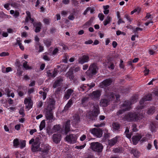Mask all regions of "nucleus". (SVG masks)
I'll use <instances>...</instances> for the list:
<instances>
[{
  "label": "nucleus",
  "mask_w": 158,
  "mask_h": 158,
  "mask_svg": "<svg viewBox=\"0 0 158 158\" xmlns=\"http://www.w3.org/2000/svg\"><path fill=\"white\" fill-rule=\"evenodd\" d=\"M39 93L40 94H41L43 97V100H44L45 99L46 97L47 94L45 92H43L42 91H40L39 92Z\"/></svg>",
  "instance_id": "49530a36"
},
{
  "label": "nucleus",
  "mask_w": 158,
  "mask_h": 158,
  "mask_svg": "<svg viewBox=\"0 0 158 158\" xmlns=\"http://www.w3.org/2000/svg\"><path fill=\"white\" fill-rule=\"evenodd\" d=\"M10 3H7L4 5V7L6 10H8L10 9Z\"/></svg>",
  "instance_id": "603ef678"
},
{
  "label": "nucleus",
  "mask_w": 158,
  "mask_h": 158,
  "mask_svg": "<svg viewBox=\"0 0 158 158\" xmlns=\"http://www.w3.org/2000/svg\"><path fill=\"white\" fill-rule=\"evenodd\" d=\"M89 60V57L88 55H83L79 57L78 59L79 63L83 64L85 63L88 62Z\"/></svg>",
  "instance_id": "f8f14e48"
},
{
  "label": "nucleus",
  "mask_w": 158,
  "mask_h": 158,
  "mask_svg": "<svg viewBox=\"0 0 158 158\" xmlns=\"http://www.w3.org/2000/svg\"><path fill=\"white\" fill-rule=\"evenodd\" d=\"M112 18L109 16H108L106 19L103 21V23L105 26L107 24L110 23L111 21Z\"/></svg>",
  "instance_id": "c85d7f7f"
},
{
  "label": "nucleus",
  "mask_w": 158,
  "mask_h": 158,
  "mask_svg": "<svg viewBox=\"0 0 158 158\" xmlns=\"http://www.w3.org/2000/svg\"><path fill=\"white\" fill-rule=\"evenodd\" d=\"M70 2L69 0H63L62 2V3L65 5L68 4Z\"/></svg>",
  "instance_id": "69168bd1"
},
{
  "label": "nucleus",
  "mask_w": 158,
  "mask_h": 158,
  "mask_svg": "<svg viewBox=\"0 0 158 158\" xmlns=\"http://www.w3.org/2000/svg\"><path fill=\"white\" fill-rule=\"evenodd\" d=\"M105 125V123H102L100 124H95L94 126L95 127H102L104 126Z\"/></svg>",
  "instance_id": "680f3d73"
},
{
  "label": "nucleus",
  "mask_w": 158,
  "mask_h": 158,
  "mask_svg": "<svg viewBox=\"0 0 158 158\" xmlns=\"http://www.w3.org/2000/svg\"><path fill=\"white\" fill-rule=\"evenodd\" d=\"M33 25L35 28V31L36 32H38L40 31L41 27V24L40 22L34 23H33Z\"/></svg>",
  "instance_id": "412c9836"
},
{
  "label": "nucleus",
  "mask_w": 158,
  "mask_h": 158,
  "mask_svg": "<svg viewBox=\"0 0 158 158\" xmlns=\"http://www.w3.org/2000/svg\"><path fill=\"white\" fill-rule=\"evenodd\" d=\"M89 131L94 136L98 138H100L102 135V130L99 128H94L90 129Z\"/></svg>",
  "instance_id": "0eeeda50"
},
{
  "label": "nucleus",
  "mask_w": 158,
  "mask_h": 158,
  "mask_svg": "<svg viewBox=\"0 0 158 158\" xmlns=\"http://www.w3.org/2000/svg\"><path fill=\"white\" fill-rule=\"evenodd\" d=\"M62 79H60L55 81L53 85V87L54 88L60 85V83L62 81Z\"/></svg>",
  "instance_id": "473e14b6"
},
{
  "label": "nucleus",
  "mask_w": 158,
  "mask_h": 158,
  "mask_svg": "<svg viewBox=\"0 0 158 158\" xmlns=\"http://www.w3.org/2000/svg\"><path fill=\"white\" fill-rule=\"evenodd\" d=\"M52 41L51 39H45L44 40L43 42L47 46L49 47L51 45Z\"/></svg>",
  "instance_id": "cd10ccee"
},
{
  "label": "nucleus",
  "mask_w": 158,
  "mask_h": 158,
  "mask_svg": "<svg viewBox=\"0 0 158 158\" xmlns=\"http://www.w3.org/2000/svg\"><path fill=\"white\" fill-rule=\"evenodd\" d=\"M112 81L111 79L104 80L99 84V86L101 88H104L110 85Z\"/></svg>",
  "instance_id": "9d476101"
},
{
  "label": "nucleus",
  "mask_w": 158,
  "mask_h": 158,
  "mask_svg": "<svg viewBox=\"0 0 158 158\" xmlns=\"http://www.w3.org/2000/svg\"><path fill=\"white\" fill-rule=\"evenodd\" d=\"M151 135H147L146 136L142 138V139H140V142L142 143L148 141V138H150L151 137Z\"/></svg>",
  "instance_id": "58836bf2"
},
{
  "label": "nucleus",
  "mask_w": 158,
  "mask_h": 158,
  "mask_svg": "<svg viewBox=\"0 0 158 158\" xmlns=\"http://www.w3.org/2000/svg\"><path fill=\"white\" fill-rule=\"evenodd\" d=\"M50 20L49 19L45 18L44 19V22L46 24H49L50 23Z\"/></svg>",
  "instance_id": "5fc2aeb1"
},
{
  "label": "nucleus",
  "mask_w": 158,
  "mask_h": 158,
  "mask_svg": "<svg viewBox=\"0 0 158 158\" xmlns=\"http://www.w3.org/2000/svg\"><path fill=\"white\" fill-rule=\"evenodd\" d=\"M10 13L11 15H13V16L15 18L18 17L19 15V12L17 10L15 11L13 10H11L10 11Z\"/></svg>",
  "instance_id": "bb28decb"
},
{
  "label": "nucleus",
  "mask_w": 158,
  "mask_h": 158,
  "mask_svg": "<svg viewBox=\"0 0 158 158\" xmlns=\"http://www.w3.org/2000/svg\"><path fill=\"white\" fill-rule=\"evenodd\" d=\"M153 143H154V146L155 147V148H158V146H157L158 142H157V140L156 139L154 141Z\"/></svg>",
  "instance_id": "338daca9"
},
{
  "label": "nucleus",
  "mask_w": 158,
  "mask_h": 158,
  "mask_svg": "<svg viewBox=\"0 0 158 158\" xmlns=\"http://www.w3.org/2000/svg\"><path fill=\"white\" fill-rule=\"evenodd\" d=\"M27 62L26 61H24V62L23 64V68L26 70L31 69H32V68L31 66H30L27 64Z\"/></svg>",
  "instance_id": "f704fd0d"
},
{
  "label": "nucleus",
  "mask_w": 158,
  "mask_h": 158,
  "mask_svg": "<svg viewBox=\"0 0 158 158\" xmlns=\"http://www.w3.org/2000/svg\"><path fill=\"white\" fill-rule=\"evenodd\" d=\"M152 99V95L151 94H148L147 95H145L140 100L139 103L140 105V106H138L137 107V109L138 110L142 109L143 107V104L144 102L150 101Z\"/></svg>",
  "instance_id": "6e6552de"
},
{
  "label": "nucleus",
  "mask_w": 158,
  "mask_h": 158,
  "mask_svg": "<svg viewBox=\"0 0 158 158\" xmlns=\"http://www.w3.org/2000/svg\"><path fill=\"white\" fill-rule=\"evenodd\" d=\"M77 138L76 135L72 134L67 135L65 138V140L68 143H73L76 142Z\"/></svg>",
  "instance_id": "1a4fd4ad"
},
{
  "label": "nucleus",
  "mask_w": 158,
  "mask_h": 158,
  "mask_svg": "<svg viewBox=\"0 0 158 158\" xmlns=\"http://www.w3.org/2000/svg\"><path fill=\"white\" fill-rule=\"evenodd\" d=\"M60 129V127L59 125H55L52 129V130L53 131L56 132L59 131Z\"/></svg>",
  "instance_id": "ea45409f"
},
{
  "label": "nucleus",
  "mask_w": 158,
  "mask_h": 158,
  "mask_svg": "<svg viewBox=\"0 0 158 158\" xmlns=\"http://www.w3.org/2000/svg\"><path fill=\"white\" fill-rule=\"evenodd\" d=\"M68 18L70 20H73L74 19L75 17L73 15H71L69 16Z\"/></svg>",
  "instance_id": "0e129e2a"
},
{
  "label": "nucleus",
  "mask_w": 158,
  "mask_h": 158,
  "mask_svg": "<svg viewBox=\"0 0 158 158\" xmlns=\"http://www.w3.org/2000/svg\"><path fill=\"white\" fill-rule=\"evenodd\" d=\"M43 149H31V150L34 152H35L36 151H41V152H43L42 153H44V154H47L48 151V150L47 149L46 150L43 151Z\"/></svg>",
  "instance_id": "7c9ffc66"
},
{
  "label": "nucleus",
  "mask_w": 158,
  "mask_h": 158,
  "mask_svg": "<svg viewBox=\"0 0 158 158\" xmlns=\"http://www.w3.org/2000/svg\"><path fill=\"white\" fill-rule=\"evenodd\" d=\"M109 7L110 6L109 5L103 6V8L104 10L103 12L105 14L107 15L109 13Z\"/></svg>",
  "instance_id": "72a5a7b5"
},
{
  "label": "nucleus",
  "mask_w": 158,
  "mask_h": 158,
  "mask_svg": "<svg viewBox=\"0 0 158 158\" xmlns=\"http://www.w3.org/2000/svg\"><path fill=\"white\" fill-rule=\"evenodd\" d=\"M118 18L119 19V20L118 21V24H120L122 23H124V22L120 18V16H118Z\"/></svg>",
  "instance_id": "bf43d9fd"
},
{
  "label": "nucleus",
  "mask_w": 158,
  "mask_h": 158,
  "mask_svg": "<svg viewBox=\"0 0 158 158\" xmlns=\"http://www.w3.org/2000/svg\"><path fill=\"white\" fill-rule=\"evenodd\" d=\"M24 103L26 105V108L29 110L33 106V102L30 98H26L24 100Z\"/></svg>",
  "instance_id": "9b49d317"
},
{
  "label": "nucleus",
  "mask_w": 158,
  "mask_h": 158,
  "mask_svg": "<svg viewBox=\"0 0 158 158\" xmlns=\"http://www.w3.org/2000/svg\"><path fill=\"white\" fill-rule=\"evenodd\" d=\"M95 86V84L94 83H92L90 84H85L83 85L82 87L83 90H85L88 91L91 88Z\"/></svg>",
  "instance_id": "2eb2a0df"
},
{
  "label": "nucleus",
  "mask_w": 158,
  "mask_h": 158,
  "mask_svg": "<svg viewBox=\"0 0 158 158\" xmlns=\"http://www.w3.org/2000/svg\"><path fill=\"white\" fill-rule=\"evenodd\" d=\"M101 94L100 91L98 90L93 92L90 95V97L93 99H97L99 98Z\"/></svg>",
  "instance_id": "ddd939ff"
},
{
  "label": "nucleus",
  "mask_w": 158,
  "mask_h": 158,
  "mask_svg": "<svg viewBox=\"0 0 158 158\" xmlns=\"http://www.w3.org/2000/svg\"><path fill=\"white\" fill-rule=\"evenodd\" d=\"M14 145L15 147H16L19 145V140L17 139H15L13 140Z\"/></svg>",
  "instance_id": "c03bdc74"
},
{
  "label": "nucleus",
  "mask_w": 158,
  "mask_h": 158,
  "mask_svg": "<svg viewBox=\"0 0 158 158\" xmlns=\"http://www.w3.org/2000/svg\"><path fill=\"white\" fill-rule=\"evenodd\" d=\"M98 69L97 64L95 63H92L90 65L89 69L86 72L87 75L91 78L97 73Z\"/></svg>",
  "instance_id": "423d86ee"
},
{
  "label": "nucleus",
  "mask_w": 158,
  "mask_h": 158,
  "mask_svg": "<svg viewBox=\"0 0 158 158\" xmlns=\"http://www.w3.org/2000/svg\"><path fill=\"white\" fill-rule=\"evenodd\" d=\"M55 101L52 99H50L47 108L45 110V116L47 119L49 121H52L55 119L52 110L55 108Z\"/></svg>",
  "instance_id": "f257e3e1"
},
{
  "label": "nucleus",
  "mask_w": 158,
  "mask_h": 158,
  "mask_svg": "<svg viewBox=\"0 0 158 158\" xmlns=\"http://www.w3.org/2000/svg\"><path fill=\"white\" fill-rule=\"evenodd\" d=\"M113 151L115 153H119L123 152V150L122 149H114Z\"/></svg>",
  "instance_id": "79ce46f5"
},
{
  "label": "nucleus",
  "mask_w": 158,
  "mask_h": 158,
  "mask_svg": "<svg viewBox=\"0 0 158 158\" xmlns=\"http://www.w3.org/2000/svg\"><path fill=\"white\" fill-rule=\"evenodd\" d=\"M9 55V53L8 52H3L0 53V56H5Z\"/></svg>",
  "instance_id": "3c124183"
},
{
  "label": "nucleus",
  "mask_w": 158,
  "mask_h": 158,
  "mask_svg": "<svg viewBox=\"0 0 158 158\" xmlns=\"http://www.w3.org/2000/svg\"><path fill=\"white\" fill-rule=\"evenodd\" d=\"M93 19L91 18L90 20L87 22L84 25L85 27H89L92 23Z\"/></svg>",
  "instance_id": "4c0bfd02"
},
{
  "label": "nucleus",
  "mask_w": 158,
  "mask_h": 158,
  "mask_svg": "<svg viewBox=\"0 0 158 158\" xmlns=\"http://www.w3.org/2000/svg\"><path fill=\"white\" fill-rule=\"evenodd\" d=\"M155 108L154 107L151 108L148 111L147 113L148 114H153L154 112Z\"/></svg>",
  "instance_id": "a18cd8bd"
},
{
  "label": "nucleus",
  "mask_w": 158,
  "mask_h": 158,
  "mask_svg": "<svg viewBox=\"0 0 158 158\" xmlns=\"http://www.w3.org/2000/svg\"><path fill=\"white\" fill-rule=\"evenodd\" d=\"M94 109L92 111L89 110L87 112L86 116L87 118L91 120L95 119L99 113V106L98 104L93 105Z\"/></svg>",
  "instance_id": "7ed1b4c3"
},
{
  "label": "nucleus",
  "mask_w": 158,
  "mask_h": 158,
  "mask_svg": "<svg viewBox=\"0 0 158 158\" xmlns=\"http://www.w3.org/2000/svg\"><path fill=\"white\" fill-rule=\"evenodd\" d=\"M86 138V136L85 135H82L80 138V140L81 141H83Z\"/></svg>",
  "instance_id": "052dcab7"
},
{
  "label": "nucleus",
  "mask_w": 158,
  "mask_h": 158,
  "mask_svg": "<svg viewBox=\"0 0 158 158\" xmlns=\"http://www.w3.org/2000/svg\"><path fill=\"white\" fill-rule=\"evenodd\" d=\"M5 93L4 94L6 95L8 97H11L14 98L15 96L14 94L13 93H10V91L8 88H6L5 89Z\"/></svg>",
  "instance_id": "393cba45"
},
{
  "label": "nucleus",
  "mask_w": 158,
  "mask_h": 158,
  "mask_svg": "<svg viewBox=\"0 0 158 158\" xmlns=\"http://www.w3.org/2000/svg\"><path fill=\"white\" fill-rule=\"evenodd\" d=\"M98 17L101 21H103L104 19V16L102 13H99L98 15Z\"/></svg>",
  "instance_id": "09e8293b"
},
{
  "label": "nucleus",
  "mask_w": 158,
  "mask_h": 158,
  "mask_svg": "<svg viewBox=\"0 0 158 158\" xmlns=\"http://www.w3.org/2000/svg\"><path fill=\"white\" fill-rule=\"evenodd\" d=\"M73 90L71 89H69L67 90L64 94V98L66 100L68 99L69 98L70 95L73 93Z\"/></svg>",
  "instance_id": "aec40b11"
},
{
  "label": "nucleus",
  "mask_w": 158,
  "mask_h": 158,
  "mask_svg": "<svg viewBox=\"0 0 158 158\" xmlns=\"http://www.w3.org/2000/svg\"><path fill=\"white\" fill-rule=\"evenodd\" d=\"M136 102V100L135 97L131 99V102H130L127 101H124L122 105V108L117 112V115H119L122 114L124 111L130 109L131 104L135 103Z\"/></svg>",
  "instance_id": "20e7f679"
},
{
  "label": "nucleus",
  "mask_w": 158,
  "mask_h": 158,
  "mask_svg": "<svg viewBox=\"0 0 158 158\" xmlns=\"http://www.w3.org/2000/svg\"><path fill=\"white\" fill-rule=\"evenodd\" d=\"M57 74V70L56 69H54L52 74V77H55Z\"/></svg>",
  "instance_id": "4d7b16f0"
},
{
  "label": "nucleus",
  "mask_w": 158,
  "mask_h": 158,
  "mask_svg": "<svg viewBox=\"0 0 158 158\" xmlns=\"http://www.w3.org/2000/svg\"><path fill=\"white\" fill-rule=\"evenodd\" d=\"M26 13L27 15V16L26 17L25 19V22L27 23L29 20H30L31 22V23H33L34 21V19H33L31 17V15L30 12L28 11H27L26 12Z\"/></svg>",
  "instance_id": "5701e85b"
},
{
  "label": "nucleus",
  "mask_w": 158,
  "mask_h": 158,
  "mask_svg": "<svg viewBox=\"0 0 158 158\" xmlns=\"http://www.w3.org/2000/svg\"><path fill=\"white\" fill-rule=\"evenodd\" d=\"M52 138L53 142L57 143L60 141L61 136L60 134H56L53 135Z\"/></svg>",
  "instance_id": "dca6fc26"
},
{
  "label": "nucleus",
  "mask_w": 158,
  "mask_h": 158,
  "mask_svg": "<svg viewBox=\"0 0 158 158\" xmlns=\"http://www.w3.org/2000/svg\"><path fill=\"white\" fill-rule=\"evenodd\" d=\"M122 34L123 35H125L126 34L125 32H122L119 30L118 31H116V35H120Z\"/></svg>",
  "instance_id": "864d4df0"
},
{
  "label": "nucleus",
  "mask_w": 158,
  "mask_h": 158,
  "mask_svg": "<svg viewBox=\"0 0 158 158\" xmlns=\"http://www.w3.org/2000/svg\"><path fill=\"white\" fill-rule=\"evenodd\" d=\"M33 144V148H38L40 147V139L38 138H36L34 140Z\"/></svg>",
  "instance_id": "4be33fe9"
},
{
  "label": "nucleus",
  "mask_w": 158,
  "mask_h": 158,
  "mask_svg": "<svg viewBox=\"0 0 158 158\" xmlns=\"http://www.w3.org/2000/svg\"><path fill=\"white\" fill-rule=\"evenodd\" d=\"M92 149L95 152H101L102 151V149Z\"/></svg>",
  "instance_id": "e2e57ef3"
},
{
  "label": "nucleus",
  "mask_w": 158,
  "mask_h": 158,
  "mask_svg": "<svg viewBox=\"0 0 158 158\" xmlns=\"http://www.w3.org/2000/svg\"><path fill=\"white\" fill-rule=\"evenodd\" d=\"M131 152L135 157H139L140 155V152L136 150V149H132L131 150Z\"/></svg>",
  "instance_id": "a878e982"
},
{
  "label": "nucleus",
  "mask_w": 158,
  "mask_h": 158,
  "mask_svg": "<svg viewBox=\"0 0 158 158\" xmlns=\"http://www.w3.org/2000/svg\"><path fill=\"white\" fill-rule=\"evenodd\" d=\"M150 129L152 132H155L156 131V127L155 125L152 124H151L150 127Z\"/></svg>",
  "instance_id": "37998d69"
},
{
  "label": "nucleus",
  "mask_w": 158,
  "mask_h": 158,
  "mask_svg": "<svg viewBox=\"0 0 158 158\" xmlns=\"http://www.w3.org/2000/svg\"><path fill=\"white\" fill-rule=\"evenodd\" d=\"M20 145V147L22 148H24L25 147L26 143L25 141L23 140L20 142L19 144Z\"/></svg>",
  "instance_id": "8fccbe9b"
},
{
  "label": "nucleus",
  "mask_w": 158,
  "mask_h": 158,
  "mask_svg": "<svg viewBox=\"0 0 158 158\" xmlns=\"http://www.w3.org/2000/svg\"><path fill=\"white\" fill-rule=\"evenodd\" d=\"M135 13H136L137 14H138L140 11V8L139 7H138L134 10Z\"/></svg>",
  "instance_id": "13d9d810"
},
{
  "label": "nucleus",
  "mask_w": 158,
  "mask_h": 158,
  "mask_svg": "<svg viewBox=\"0 0 158 158\" xmlns=\"http://www.w3.org/2000/svg\"><path fill=\"white\" fill-rule=\"evenodd\" d=\"M91 148H102V144L98 142H94L91 143Z\"/></svg>",
  "instance_id": "6ab92c4d"
},
{
  "label": "nucleus",
  "mask_w": 158,
  "mask_h": 158,
  "mask_svg": "<svg viewBox=\"0 0 158 158\" xmlns=\"http://www.w3.org/2000/svg\"><path fill=\"white\" fill-rule=\"evenodd\" d=\"M73 126H75L76 124L80 121V116L78 114H75L73 116Z\"/></svg>",
  "instance_id": "a211bd4d"
},
{
  "label": "nucleus",
  "mask_w": 158,
  "mask_h": 158,
  "mask_svg": "<svg viewBox=\"0 0 158 158\" xmlns=\"http://www.w3.org/2000/svg\"><path fill=\"white\" fill-rule=\"evenodd\" d=\"M45 127V123L44 120H42L39 126L40 131L43 130Z\"/></svg>",
  "instance_id": "e433bc0d"
},
{
  "label": "nucleus",
  "mask_w": 158,
  "mask_h": 158,
  "mask_svg": "<svg viewBox=\"0 0 158 158\" xmlns=\"http://www.w3.org/2000/svg\"><path fill=\"white\" fill-rule=\"evenodd\" d=\"M119 137L116 136L111 140L108 141L109 145L112 146L114 145L117 142L118 138Z\"/></svg>",
  "instance_id": "b1692460"
},
{
  "label": "nucleus",
  "mask_w": 158,
  "mask_h": 158,
  "mask_svg": "<svg viewBox=\"0 0 158 158\" xmlns=\"http://www.w3.org/2000/svg\"><path fill=\"white\" fill-rule=\"evenodd\" d=\"M93 43V41L91 40H89L86 41L85 42V44H91Z\"/></svg>",
  "instance_id": "6e6d98bb"
},
{
  "label": "nucleus",
  "mask_w": 158,
  "mask_h": 158,
  "mask_svg": "<svg viewBox=\"0 0 158 158\" xmlns=\"http://www.w3.org/2000/svg\"><path fill=\"white\" fill-rule=\"evenodd\" d=\"M72 104L73 100L71 99H70L65 106L64 109L66 110H68V109L71 107Z\"/></svg>",
  "instance_id": "2f4dec72"
},
{
  "label": "nucleus",
  "mask_w": 158,
  "mask_h": 158,
  "mask_svg": "<svg viewBox=\"0 0 158 158\" xmlns=\"http://www.w3.org/2000/svg\"><path fill=\"white\" fill-rule=\"evenodd\" d=\"M10 4L12 7L15 8H17L19 6V4L16 2H12Z\"/></svg>",
  "instance_id": "a19ab883"
},
{
  "label": "nucleus",
  "mask_w": 158,
  "mask_h": 158,
  "mask_svg": "<svg viewBox=\"0 0 158 158\" xmlns=\"http://www.w3.org/2000/svg\"><path fill=\"white\" fill-rule=\"evenodd\" d=\"M35 41L37 42V43H36V44H35V47L36 49H37V46L38 45H39V39L38 37L37 36H36L35 37Z\"/></svg>",
  "instance_id": "de8ad7c7"
},
{
  "label": "nucleus",
  "mask_w": 158,
  "mask_h": 158,
  "mask_svg": "<svg viewBox=\"0 0 158 158\" xmlns=\"http://www.w3.org/2000/svg\"><path fill=\"white\" fill-rule=\"evenodd\" d=\"M70 120H68L66 121L64 124L63 128L64 130L65 133L67 134L68 132L70 131Z\"/></svg>",
  "instance_id": "4468645a"
},
{
  "label": "nucleus",
  "mask_w": 158,
  "mask_h": 158,
  "mask_svg": "<svg viewBox=\"0 0 158 158\" xmlns=\"http://www.w3.org/2000/svg\"><path fill=\"white\" fill-rule=\"evenodd\" d=\"M143 117V115L142 114L130 112L125 115L123 119L125 121L129 122H135L142 119Z\"/></svg>",
  "instance_id": "f03ea898"
},
{
  "label": "nucleus",
  "mask_w": 158,
  "mask_h": 158,
  "mask_svg": "<svg viewBox=\"0 0 158 158\" xmlns=\"http://www.w3.org/2000/svg\"><path fill=\"white\" fill-rule=\"evenodd\" d=\"M88 98L87 97H84L82 100L81 103L84 106H86L87 105Z\"/></svg>",
  "instance_id": "c756f323"
},
{
  "label": "nucleus",
  "mask_w": 158,
  "mask_h": 158,
  "mask_svg": "<svg viewBox=\"0 0 158 158\" xmlns=\"http://www.w3.org/2000/svg\"><path fill=\"white\" fill-rule=\"evenodd\" d=\"M36 130L35 129H31L30 131V134L32 135L36 131Z\"/></svg>",
  "instance_id": "774afa93"
},
{
  "label": "nucleus",
  "mask_w": 158,
  "mask_h": 158,
  "mask_svg": "<svg viewBox=\"0 0 158 158\" xmlns=\"http://www.w3.org/2000/svg\"><path fill=\"white\" fill-rule=\"evenodd\" d=\"M105 99H102L100 102V105L102 106L106 107L108 104L109 102L114 98V95L113 93H106Z\"/></svg>",
  "instance_id": "39448f33"
},
{
  "label": "nucleus",
  "mask_w": 158,
  "mask_h": 158,
  "mask_svg": "<svg viewBox=\"0 0 158 158\" xmlns=\"http://www.w3.org/2000/svg\"><path fill=\"white\" fill-rule=\"evenodd\" d=\"M112 126L113 130L114 131L118 130L120 128L119 124L117 123H113Z\"/></svg>",
  "instance_id": "c9c22d12"
},
{
  "label": "nucleus",
  "mask_w": 158,
  "mask_h": 158,
  "mask_svg": "<svg viewBox=\"0 0 158 158\" xmlns=\"http://www.w3.org/2000/svg\"><path fill=\"white\" fill-rule=\"evenodd\" d=\"M142 138V136L139 134L133 136L132 139L133 144L136 145Z\"/></svg>",
  "instance_id": "f3484780"
}]
</instances>
